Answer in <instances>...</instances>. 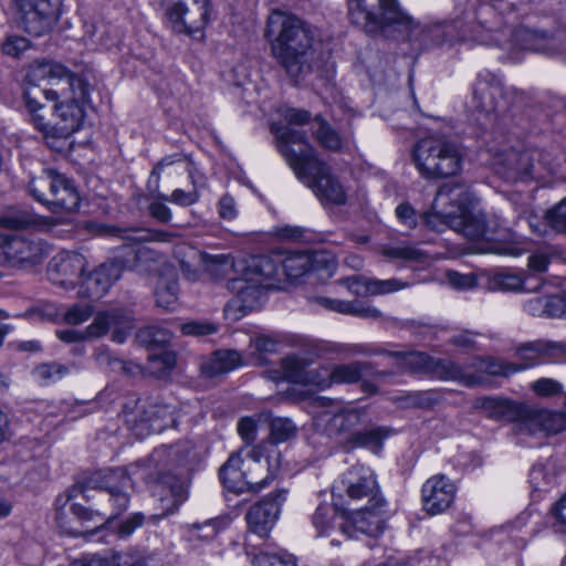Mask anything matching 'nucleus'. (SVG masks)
I'll return each mask as SVG.
<instances>
[{
	"label": "nucleus",
	"mask_w": 566,
	"mask_h": 566,
	"mask_svg": "<svg viewBox=\"0 0 566 566\" xmlns=\"http://www.w3.org/2000/svg\"><path fill=\"white\" fill-rule=\"evenodd\" d=\"M132 489L133 483L125 468L94 473L85 483L75 484L63 495L57 496L55 520L60 528L70 535L94 534L99 526L96 525L91 531L73 526L71 521L66 520L63 512L64 506L82 494L87 502H91V505L86 507L74 503L71 505L72 514L80 522L95 521L103 525L104 521L116 518L127 510L130 502L129 490Z\"/></svg>",
	"instance_id": "obj_1"
},
{
	"label": "nucleus",
	"mask_w": 566,
	"mask_h": 566,
	"mask_svg": "<svg viewBox=\"0 0 566 566\" xmlns=\"http://www.w3.org/2000/svg\"><path fill=\"white\" fill-rule=\"evenodd\" d=\"M347 14L350 23L368 35L392 28L407 32L409 40L423 49L441 45L453 36L451 25L415 23L397 0H347Z\"/></svg>",
	"instance_id": "obj_2"
},
{
	"label": "nucleus",
	"mask_w": 566,
	"mask_h": 566,
	"mask_svg": "<svg viewBox=\"0 0 566 566\" xmlns=\"http://www.w3.org/2000/svg\"><path fill=\"white\" fill-rule=\"evenodd\" d=\"M276 148L286 159L296 177L306 185L322 203L344 205L347 195L344 186L329 167L318 160L307 142L305 132L286 125L272 124Z\"/></svg>",
	"instance_id": "obj_3"
},
{
	"label": "nucleus",
	"mask_w": 566,
	"mask_h": 566,
	"mask_svg": "<svg viewBox=\"0 0 566 566\" xmlns=\"http://www.w3.org/2000/svg\"><path fill=\"white\" fill-rule=\"evenodd\" d=\"M265 38L272 56L290 78L297 82L312 72L314 30L308 23L294 14L274 11L268 18Z\"/></svg>",
	"instance_id": "obj_4"
},
{
	"label": "nucleus",
	"mask_w": 566,
	"mask_h": 566,
	"mask_svg": "<svg viewBox=\"0 0 566 566\" xmlns=\"http://www.w3.org/2000/svg\"><path fill=\"white\" fill-rule=\"evenodd\" d=\"M279 469L280 453L273 442H268L231 454L219 474L228 490L241 493L261 490L275 478Z\"/></svg>",
	"instance_id": "obj_5"
},
{
	"label": "nucleus",
	"mask_w": 566,
	"mask_h": 566,
	"mask_svg": "<svg viewBox=\"0 0 566 566\" xmlns=\"http://www.w3.org/2000/svg\"><path fill=\"white\" fill-rule=\"evenodd\" d=\"M240 276L228 281V289L235 297L227 305H239L240 308H252L262 295V287H271L274 282H281V252L270 255H253L240 260Z\"/></svg>",
	"instance_id": "obj_6"
},
{
	"label": "nucleus",
	"mask_w": 566,
	"mask_h": 566,
	"mask_svg": "<svg viewBox=\"0 0 566 566\" xmlns=\"http://www.w3.org/2000/svg\"><path fill=\"white\" fill-rule=\"evenodd\" d=\"M412 160L422 178L444 179L461 172L464 151L457 142L446 136L431 135L415 144Z\"/></svg>",
	"instance_id": "obj_7"
},
{
	"label": "nucleus",
	"mask_w": 566,
	"mask_h": 566,
	"mask_svg": "<svg viewBox=\"0 0 566 566\" xmlns=\"http://www.w3.org/2000/svg\"><path fill=\"white\" fill-rule=\"evenodd\" d=\"M454 230L467 239L482 241V253L518 256L525 249L514 240L513 234L501 228L495 219H488L483 212L470 213L469 210L453 221Z\"/></svg>",
	"instance_id": "obj_8"
},
{
	"label": "nucleus",
	"mask_w": 566,
	"mask_h": 566,
	"mask_svg": "<svg viewBox=\"0 0 566 566\" xmlns=\"http://www.w3.org/2000/svg\"><path fill=\"white\" fill-rule=\"evenodd\" d=\"M512 95L495 75L485 73L478 76L472 103L475 111L485 118V126L492 128L507 125Z\"/></svg>",
	"instance_id": "obj_9"
},
{
	"label": "nucleus",
	"mask_w": 566,
	"mask_h": 566,
	"mask_svg": "<svg viewBox=\"0 0 566 566\" xmlns=\"http://www.w3.org/2000/svg\"><path fill=\"white\" fill-rule=\"evenodd\" d=\"M139 229H116L115 235L132 243L123 245L115 260L120 264L122 273L125 270L135 271L139 274L151 273L158 262V254L148 247L140 243L144 240L169 241L170 233L155 232L149 235H142Z\"/></svg>",
	"instance_id": "obj_10"
},
{
	"label": "nucleus",
	"mask_w": 566,
	"mask_h": 566,
	"mask_svg": "<svg viewBox=\"0 0 566 566\" xmlns=\"http://www.w3.org/2000/svg\"><path fill=\"white\" fill-rule=\"evenodd\" d=\"M345 492L353 501H366L376 503L379 506H387L376 475L368 467L356 464L342 474L340 479L333 485V494L342 495Z\"/></svg>",
	"instance_id": "obj_11"
},
{
	"label": "nucleus",
	"mask_w": 566,
	"mask_h": 566,
	"mask_svg": "<svg viewBox=\"0 0 566 566\" xmlns=\"http://www.w3.org/2000/svg\"><path fill=\"white\" fill-rule=\"evenodd\" d=\"M46 256L41 241L21 235L0 240V265L30 269L41 263Z\"/></svg>",
	"instance_id": "obj_12"
},
{
	"label": "nucleus",
	"mask_w": 566,
	"mask_h": 566,
	"mask_svg": "<svg viewBox=\"0 0 566 566\" xmlns=\"http://www.w3.org/2000/svg\"><path fill=\"white\" fill-rule=\"evenodd\" d=\"M127 422L132 423L137 436L161 432L166 428L176 427L178 420V403L163 400L149 402L143 407L140 416L126 413Z\"/></svg>",
	"instance_id": "obj_13"
},
{
	"label": "nucleus",
	"mask_w": 566,
	"mask_h": 566,
	"mask_svg": "<svg viewBox=\"0 0 566 566\" xmlns=\"http://www.w3.org/2000/svg\"><path fill=\"white\" fill-rule=\"evenodd\" d=\"M385 512L386 506L366 503L349 515L344 513V521L339 524L340 535L347 538H357L360 534L370 537L379 535L384 528Z\"/></svg>",
	"instance_id": "obj_14"
},
{
	"label": "nucleus",
	"mask_w": 566,
	"mask_h": 566,
	"mask_svg": "<svg viewBox=\"0 0 566 566\" xmlns=\"http://www.w3.org/2000/svg\"><path fill=\"white\" fill-rule=\"evenodd\" d=\"M324 268L331 276L336 268V259L327 253L311 255L304 252L281 253V282H294L306 275L312 269Z\"/></svg>",
	"instance_id": "obj_15"
},
{
	"label": "nucleus",
	"mask_w": 566,
	"mask_h": 566,
	"mask_svg": "<svg viewBox=\"0 0 566 566\" xmlns=\"http://www.w3.org/2000/svg\"><path fill=\"white\" fill-rule=\"evenodd\" d=\"M87 266L84 255L77 252L63 251L56 254L49 263L48 275L50 281L65 290L80 286Z\"/></svg>",
	"instance_id": "obj_16"
},
{
	"label": "nucleus",
	"mask_w": 566,
	"mask_h": 566,
	"mask_svg": "<svg viewBox=\"0 0 566 566\" xmlns=\"http://www.w3.org/2000/svg\"><path fill=\"white\" fill-rule=\"evenodd\" d=\"M286 490H277L252 505L247 512L245 520L251 533L266 537L281 513V506L286 500Z\"/></svg>",
	"instance_id": "obj_17"
},
{
	"label": "nucleus",
	"mask_w": 566,
	"mask_h": 566,
	"mask_svg": "<svg viewBox=\"0 0 566 566\" xmlns=\"http://www.w3.org/2000/svg\"><path fill=\"white\" fill-rule=\"evenodd\" d=\"M166 17L174 31L193 34L209 22V0L196 1V9H189L184 1H174L166 8Z\"/></svg>",
	"instance_id": "obj_18"
},
{
	"label": "nucleus",
	"mask_w": 566,
	"mask_h": 566,
	"mask_svg": "<svg viewBox=\"0 0 566 566\" xmlns=\"http://www.w3.org/2000/svg\"><path fill=\"white\" fill-rule=\"evenodd\" d=\"M457 486L444 474L429 478L421 488L422 507L429 515L447 511L454 501Z\"/></svg>",
	"instance_id": "obj_19"
},
{
	"label": "nucleus",
	"mask_w": 566,
	"mask_h": 566,
	"mask_svg": "<svg viewBox=\"0 0 566 566\" xmlns=\"http://www.w3.org/2000/svg\"><path fill=\"white\" fill-rule=\"evenodd\" d=\"M122 276V268L114 259L106 261L95 268L92 272L83 275L77 295L98 300L103 297L113 284Z\"/></svg>",
	"instance_id": "obj_20"
},
{
	"label": "nucleus",
	"mask_w": 566,
	"mask_h": 566,
	"mask_svg": "<svg viewBox=\"0 0 566 566\" xmlns=\"http://www.w3.org/2000/svg\"><path fill=\"white\" fill-rule=\"evenodd\" d=\"M61 0H36L25 10L24 29L29 34L41 36L51 31L61 13Z\"/></svg>",
	"instance_id": "obj_21"
},
{
	"label": "nucleus",
	"mask_w": 566,
	"mask_h": 566,
	"mask_svg": "<svg viewBox=\"0 0 566 566\" xmlns=\"http://www.w3.org/2000/svg\"><path fill=\"white\" fill-rule=\"evenodd\" d=\"M474 202V195L463 185H443L439 188L433 209H439L444 216L461 217Z\"/></svg>",
	"instance_id": "obj_22"
},
{
	"label": "nucleus",
	"mask_w": 566,
	"mask_h": 566,
	"mask_svg": "<svg viewBox=\"0 0 566 566\" xmlns=\"http://www.w3.org/2000/svg\"><path fill=\"white\" fill-rule=\"evenodd\" d=\"M516 353L520 361L515 363V367L521 371L547 360L563 357L566 354V344L551 340H536L523 344L517 348Z\"/></svg>",
	"instance_id": "obj_23"
},
{
	"label": "nucleus",
	"mask_w": 566,
	"mask_h": 566,
	"mask_svg": "<svg viewBox=\"0 0 566 566\" xmlns=\"http://www.w3.org/2000/svg\"><path fill=\"white\" fill-rule=\"evenodd\" d=\"M185 156L180 153H176L172 155H168L164 158H161L153 168L149 179L147 181V186L149 190H151L154 193L157 192L156 198L161 199L164 201H168L181 207H189L198 202L199 200V192L196 188H193L191 191H185L182 189H175L169 196L164 195L159 192V180H160V172L163 169L167 166H171L176 163H181L184 160Z\"/></svg>",
	"instance_id": "obj_24"
},
{
	"label": "nucleus",
	"mask_w": 566,
	"mask_h": 566,
	"mask_svg": "<svg viewBox=\"0 0 566 566\" xmlns=\"http://www.w3.org/2000/svg\"><path fill=\"white\" fill-rule=\"evenodd\" d=\"M365 412L359 409H344L337 413L318 412L314 417L317 428H322L329 437L347 436L363 423Z\"/></svg>",
	"instance_id": "obj_25"
},
{
	"label": "nucleus",
	"mask_w": 566,
	"mask_h": 566,
	"mask_svg": "<svg viewBox=\"0 0 566 566\" xmlns=\"http://www.w3.org/2000/svg\"><path fill=\"white\" fill-rule=\"evenodd\" d=\"M537 159L538 165H543L552 174L556 172L555 166L546 160L545 156L537 150H524L521 153H512L507 157L510 165L507 171V179L510 180H523L528 177H539L534 166V160Z\"/></svg>",
	"instance_id": "obj_26"
},
{
	"label": "nucleus",
	"mask_w": 566,
	"mask_h": 566,
	"mask_svg": "<svg viewBox=\"0 0 566 566\" xmlns=\"http://www.w3.org/2000/svg\"><path fill=\"white\" fill-rule=\"evenodd\" d=\"M432 376L441 380L455 381L468 388L484 385L483 376L473 373L471 361L461 365L451 359H436Z\"/></svg>",
	"instance_id": "obj_27"
},
{
	"label": "nucleus",
	"mask_w": 566,
	"mask_h": 566,
	"mask_svg": "<svg viewBox=\"0 0 566 566\" xmlns=\"http://www.w3.org/2000/svg\"><path fill=\"white\" fill-rule=\"evenodd\" d=\"M27 80L34 85H38L44 80H66L71 87L75 84L80 87V96L82 98L85 96L83 82L71 73L64 65L57 62L35 61L29 67Z\"/></svg>",
	"instance_id": "obj_28"
},
{
	"label": "nucleus",
	"mask_w": 566,
	"mask_h": 566,
	"mask_svg": "<svg viewBox=\"0 0 566 566\" xmlns=\"http://www.w3.org/2000/svg\"><path fill=\"white\" fill-rule=\"evenodd\" d=\"M80 203L81 197L74 181L60 174L46 208L54 213H73Z\"/></svg>",
	"instance_id": "obj_29"
},
{
	"label": "nucleus",
	"mask_w": 566,
	"mask_h": 566,
	"mask_svg": "<svg viewBox=\"0 0 566 566\" xmlns=\"http://www.w3.org/2000/svg\"><path fill=\"white\" fill-rule=\"evenodd\" d=\"M55 123L51 127L52 136L67 138L80 127L84 117L81 105L72 99L55 105Z\"/></svg>",
	"instance_id": "obj_30"
},
{
	"label": "nucleus",
	"mask_w": 566,
	"mask_h": 566,
	"mask_svg": "<svg viewBox=\"0 0 566 566\" xmlns=\"http://www.w3.org/2000/svg\"><path fill=\"white\" fill-rule=\"evenodd\" d=\"M113 327L132 328L133 318L130 314L122 308L98 312L94 321L85 328V332L87 338H98L107 334Z\"/></svg>",
	"instance_id": "obj_31"
},
{
	"label": "nucleus",
	"mask_w": 566,
	"mask_h": 566,
	"mask_svg": "<svg viewBox=\"0 0 566 566\" xmlns=\"http://www.w3.org/2000/svg\"><path fill=\"white\" fill-rule=\"evenodd\" d=\"M342 283L346 284L348 290L355 294H359L360 287H364V292L368 295L392 293L409 286V283L402 282L398 279L379 280L359 275L346 277Z\"/></svg>",
	"instance_id": "obj_32"
},
{
	"label": "nucleus",
	"mask_w": 566,
	"mask_h": 566,
	"mask_svg": "<svg viewBox=\"0 0 566 566\" xmlns=\"http://www.w3.org/2000/svg\"><path fill=\"white\" fill-rule=\"evenodd\" d=\"M199 263L203 271L213 280H221L231 272L240 276V261H234L230 254H211L208 252H197Z\"/></svg>",
	"instance_id": "obj_33"
},
{
	"label": "nucleus",
	"mask_w": 566,
	"mask_h": 566,
	"mask_svg": "<svg viewBox=\"0 0 566 566\" xmlns=\"http://www.w3.org/2000/svg\"><path fill=\"white\" fill-rule=\"evenodd\" d=\"M521 402H515L505 398H483L480 407L488 418L509 421L515 423L521 410Z\"/></svg>",
	"instance_id": "obj_34"
},
{
	"label": "nucleus",
	"mask_w": 566,
	"mask_h": 566,
	"mask_svg": "<svg viewBox=\"0 0 566 566\" xmlns=\"http://www.w3.org/2000/svg\"><path fill=\"white\" fill-rule=\"evenodd\" d=\"M343 521L344 513L338 514L337 510L328 504H321L313 515V525L318 536L332 537L340 534L339 524Z\"/></svg>",
	"instance_id": "obj_35"
},
{
	"label": "nucleus",
	"mask_w": 566,
	"mask_h": 566,
	"mask_svg": "<svg viewBox=\"0 0 566 566\" xmlns=\"http://www.w3.org/2000/svg\"><path fill=\"white\" fill-rule=\"evenodd\" d=\"M398 359L400 366L413 374L433 375L436 359L422 352H382Z\"/></svg>",
	"instance_id": "obj_36"
},
{
	"label": "nucleus",
	"mask_w": 566,
	"mask_h": 566,
	"mask_svg": "<svg viewBox=\"0 0 566 566\" xmlns=\"http://www.w3.org/2000/svg\"><path fill=\"white\" fill-rule=\"evenodd\" d=\"M390 430L385 427H374L366 430H358L346 438L347 444L352 448H365L374 453H379L384 440L388 438Z\"/></svg>",
	"instance_id": "obj_37"
},
{
	"label": "nucleus",
	"mask_w": 566,
	"mask_h": 566,
	"mask_svg": "<svg viewBox=\"0 0 566 566\" xmlns=\"http://www.w3.org/2000/svg\"><path fill=\"white\" fill-rule=\"evenodd\" d=\"M471 367L474 374L483 376L484 384L486 382V375L507 377L518 371V368L515 367V363L505 361L491 356L473 358L471 360Z\"/></svg>",
	"instance_id": "obj_38"
},
{
	"label": "nucleus",
	"mask_w": 566,
	"mask_h": 566,
	"mask_svg": "<svg viewBox=\"0 0 566 566\" xmlns=\"http://www.w3.org/2000/svg\"><path fill=\"white\" fill-rule=\"evenodd\" d=\"M381 255L391 262L400 261L405 263L423 262L427 259V254L417 244L408 242H396L384 245Z\"/></svg>",
	"instance_id": "obj_39"
},
{
	"label": "nucleus",
	"mask_w": 566,
	"mask_h": 566,
	"mask_svg": "<svg viewBox=\"0 0 566 566\" xmlns=\"http://www.w3.org/2000/svg\"><path fill=\"white\" fill-rule=\"evenodd\" d=\"M316 354L297 353L289 355L281 360L284 377L292 382L301 384L307 368L314 363Z\"/></svg>",
	"instance_id": "obj_40"
},
{
	"label": "nucleus",
	"mask_w": 566,
	"mask_h": 566,
	"mask_svg": "<svg viewBox=\"0 0 566 566\" xmlns=\"http://www.w3.org/2000/svg\"><path fill=\"white\" fill-rule=\"evenodd\" d=\"M543 409L530 407L526 403L521 405L518 417L514 423V430L520 434L535 436L544 434V423L542 421Z\"/></svg>",
	"instance_id": "obj_41"
},
{
	"label": "nucleus",
	"mask_w": 566,
	"mask_h": 566,
	"mask_svg": "<svg viewBox=\"0 0 566 566\" xmlns=\"http://www.w3.org/2000/svg\"><path fill=\"white\" fill-rule=\"evenodd\" d=\"M317 302L328 310L359 317L378 318L381 315L378 308L359 302H346L327 297H318Z\"/></svg>",
	"instance_id": "obj_42"
},
{
	"label": "nucleus",
	"mask_w": 566,
	"mask_h": 566,
	"mask_svg": "<svg viewBox=\"0 0 566 566\" xmlns=\"http://www.w3.org/2000/svg\"><path fill=\"white\" fill-rule=\"evenodd\" d=\"M317 302L328 310L359 317L378 318L381 315L378 308L359 302H346L327 297H318Z\"/></svg>",
	"instance_id": "obj_43"
},
{
	"label": "nucleus",
	"mask_w": 566,
	"mask_h": 566,
	"mask_svg": "<svg viewBox=\"0 0 566 566\" xmlns=\"http://www.w3.org/2000/svg\"><path fill=\"white\" fill-rule=\"evenodd\" d=\"M59 176L60 172L53 169H44L41 175L33 177L29 182L31 196L46 207Z\"/></svg>",
	"instance_id": "obj_44"
},
{
	"label": "nucleus",
	"mask_w": 566,
	"mask_h": 566,
	"mask_svg": "<svg viewBox=\"0 0 566 566\" xmlns=\"http://www.w3.org/2000/svg\"><path fill=\"white\" fill-rule=\"evenodd\" d=\"M243 364L242 356L234 349L218 350L209 363L205 365V370L209 376L226 374Z\"/></svg>",
	"instance_id": "obj_45"
},
{
	"label": "nucleus",
	"mask_w": 566,
	"mask_h": 566,
	"mask_svg": "<svg viewBox=\"0 0 566 566\" xmlns=\"http://www.w3.org/2000/svg\"><path fill=\"white\" fill-rule=\"evenodd\" d=\"M530 279L531 276L522 277L515 273L502 272L495 273L491 277V284L493 289H497L504 292H535L538 289L542 279H536L538 281L537 285L528 286L527 282Z\"/></svg>",
	"instance_id": "obj_46"
},
{
	"label": "nucleus",
	"mask_w": 566,
	"mask_h": 566,
	"mask_svg": "<svg viewBox=\"0 0 566 566\" xmlns=\"http://www.w3.org/2000/svg\"><path fill=\"white\" fill-rule=\"evenodd\" d=\"M514 39L523 41V49L554 54L557 52L556 39L554 36L539 35L528 30H517L514 32Z\"/></svg>",
	"instance_id": "obj_47"
},
{
	"label": "nucleus",
	"mask_w": 566,
	"mask_h": 566,
	"mask_svg": "<svg viewBox=\"0 0 566 566\" xmlns=\"http://www.w3.org/2000/svg\"><path fill=\"white\" fill-rule=\"evenodd\" d=\"M228 524L224 517L209 518L203 522L188 524L187 530L191 539L211 541Z\"/></svg>",
	"instance_id": "obj_48"
},
{
	"label": "nucleus",
	"mask_w": 566,
	"mask_h": 566,
	"mask_svg": "<svg viewBox=\"0 0 566 566\" xmlns=\"http://www.w3.org/2000/svg\"><path fill=\"white\" fill-rule=\"evenodd\" d=\"M368 367L369 364L363 361L336 365L331 369L332 385L357 382Z\"/></svg>",
	"instance_id": "obj_49"
},
{
	"label": "nucleus",
	"mask_w": 566,
	"mask_h": 566,
	"mask_svg": "<svg viewBox=\"0 0 566 566\" xmlns=\"http://www.w3.org/2000/svg\"><path fill=\"white\" fill-rule=\"evenodd\" d=\"M395 401L403 408H421L431 409L439 402V396L434 391H410L402 396L396 397Z\"/></svg>",
	"instance_id": "obj_50"
},
{
	"label": "nucleus",
	"mask_w": 566,
	"mask_h": 566,
	"mask_svg": "<svg viewBox=\"0 0 566 566\" xmlns=\"http://www.w3.org/2000/svg\"><path fill=\"white\" fill-rule=\"evenodd\" d=\"M530 483L534 491H548L556 483V474L551 464L537 463L530 471Z\"/></svg>",
	"instance_id": "obj_51"
},
{
	"label": "nucleus",
	"mask_w": 566,
	"mask_h": 566,
	"mask_svg": "<svg viewBox=\"0 0 566 566\" xmlns=\"http://www.w3.org/2000/svg\"><path fill=\"white\" fill-rule=\"evenodd\" d=\"M279 342L270 336H258L250 342V364L261 366L266 363L265 355L274 354L277 350Z\"/></svg>",
	"instance_id": "obj_52"
},
{
	"label": "nucleus",
	"mask_w": 566,
	"mask_h": 566,
	"mask_svg": "<svg viewBox=\"0 0 566 566\" xmlns=\"http://www.w3.org/2000/svg\"><path fill=\"white\" fill-rule=\"evenodd\" d=\"M314 135L316 140L329 150H339L342 139L338 133L324 119L316 117L314 120Z\"/></svg>",
	"instance_id": "obj_53"
},
{
	"label": "nucleus",
	"mask_w": 566,
	"mask_h": 566,
	"mask_svg": "<svg viewBox=\"0 0 566 566\" xmlns=\"http://www.w3.org/2000/svg\"><path fill=\"white\" fill-rule=\"evenodd\" d=\"M178 282L175 279H160L157 283L155 296L156 304L165 310H174L177 303Z\"/></svg>",
	"instance_id": "obj_54"
},
{
	"label": "nucleus",
	"mask_w": 566,
	"mask_h": 566,
	"mask_svg": "<svg viewBox=\"0 0 566 566\" xmlns=\"http://www.w3.org/2000/svg\"><path fill=\"white\" fill-rule=\"evenodd\" d=\"M296 426L289 418H274L271 421V439L273 442H285L296 434Z\"/></svg>",
	"instance_id": "obj_55"
},
{
	"label": "nucleus",
	"mask_w": 566,
	"mask_h": 566,
	"mask_svg": "<svg viewBox=\"0 0 566 566\" xmlns=\"http://www.w3.org/2000/svg\"><path fill=\"white\" fill-rule=\"evenodd\" d=\"M544 423L543 430L545 436L557 434L566 430V411H552L543 409Z\"/></svg>",
	"instance_id": "obj_56"
},
{
	"label": "nucleus",
	"mask_w": 566,
	"mask_h": 566,
	"mask_svg": "<svg viewBox=\"0 0 566 566\" xmlns=\"http://www.w3.org/2000/svg\"><path fill=\"white\" fill-rule=\"evenodd\" d=\"M32 223L31 216L22 210H7L0 213V227L7 229H24Z\"/></svg>",
	"instance_id": "obj_57"
},
{
	"label": "nucleus",
	"mask_w": 566,
	"mask_h": 566,
	"mask_svg": "<svg viewBox=\"0 0 566 566\" xmlns=\"http://www.w3.org/2000/svg\"><path fill=\"white\" fill-rule=\"evenodd\" d=\"M70 367L56 361L45 363L34 368V375L44 381H56L69 374Z\"/></svg>",
	"instance_id": "obj_58"
},
{
	"label": "nucleus",
	"mask_w": 566,
	"mask_h": 566,
	"mask_svg": "<svg viewBox=\"0 0 566 566\" xmlns=\"http://www.w3.org/2000/svg\"><path fill=\"white\" fill-rule=\"evenodd\" d=\"M176 364V356L171 352L163 350L159 354L149 356V369L157 376H164L170 371Z\"/></svg>",
	"instance_id": "obj_59"
},
{
	"label": "nucleus",
	"mask_w": 566,
	"mask_h": 566,
	"mask_svg": "<svg viewBox=\"0 0 566 566\" xmlns=\"http://www.w3.org/2000/svg\"><path fill=\"white\" fill-rule=\"evenodd\" d=\"M301 385L314 386L318 389H325L332 386L331 370L327 367H318L306 370Z\"/></svg>",
	"instance_id": "obj_60"
},
{
	"label": "nucleus",
	"mask_w": 566,
	"mask_h": 566,
	"mask_svg": "<svg viewBox=\"0 0 566 566\" xmlns=\"http://www.w3.org/2000/svg\"><path fill=\"white\" fill-rule=\"evenodd\" d=\"M30 46L31 43L27 38L12 34L2 41L1 52L7 56L19 59Z\"/></svg>",
	"instance_id": "obj_61"
},
{
	"label": "nucleus",
	"mask_w": 566,
	"mask_h": 566,
	"mask_svg": "<svg viewBox=\"0 0 566 566\" xmlns=\"http://www.w3.org/2000/svg\"><path fill=\"white\" fill-rule=\"evenodd\" d=\"M170 333L157 326H147L138 332L139 340L147 345H165L170 340Z\"/></svg>",
	"instance_id": "obj_62"
},
{
	"label": "nucleus",
	"mask_w": 566,
	"mask_h": 566,
	"mask_svg": "<svg viewBox=\"0 0 566 566\" xmlns=\"http://www.w3.org/2000/svg\"><path fill=\"white\" fill-rule=\"evenodd\" d=\"M552 527L557 533H566V493L557 500L549 510Z\"/></svg>",
	"instance_id": "obj_63"
},
{
	"label": "nucleus",
	"mask_w": 566,
	"mask_h": 566,
	"mask_svg": "<svg viewBox=\"0 0 566 566\" xmlns=\"http://www.w3.org/2000/svg\"><path fill=\"white\" fill-rule=\"evenodd\" d=\"M546 219L554 230L566 233V198L546 212Z\"/></svg>",
	"instance_id": "obj_64"
}]
</instances>
